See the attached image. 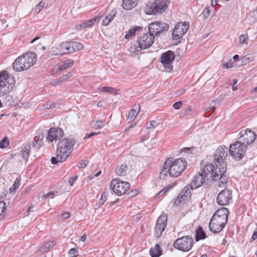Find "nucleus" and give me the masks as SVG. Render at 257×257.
I'll list each match as a JSON object with an SVG mask.
<instances>
[{
	"label": "nucleus",
	"mask_w": 257,
	"mask_h": 257,
	"mask_svg": "<svg viewBox=\"0 0 257 257\" xmlns=\"http://www.w3.org/2000/svg\"><path fill=\"white\" fill-rule=\"evenodd\" d=\"M187 163L185 160L178 158L174 160L169 158L164 163L163 167L160 173V179L164 180L168 174L170 177H177L181 175L186 168Z\"/></svg>",
	"instance_id": "nucleus-1"
},
{
	"label": "nucleus",
	"mask_w": 257,
	"mask_h": 257,
	"mask_svg": "<svg viewBox=\"0 0 257 257\" xmlns=\"http://www.w3.org/2000/svg\"><path fill=\"white\" fill-rule=\"evenodd\" d=\"M75 144L74 140L68 138L59 142L56 152V156L51 158V163L55 165L59 162L65 161L71 155Z\"/></svg>",
	"instance_id": "nucleus-2"
},
{
	"label": "nucleus",
	"mask_w": 257,
	"mask_h": 257,
	"mask_svg": "<svg viewBox=\"0 0 257 257\" xmlns=\"http://www.w3.org/2000/svg\"><path fill=\"white\" fill-rule=\"evenodd\" d=\"M229 214V211L227 208L222 207L218 209L210 221V230L214 233H219L226 224Z\"/></svg>",
	"instance_id": "nucleus-3"
},
{
	"label": "nucleus",
	"mask_w": 257,
	"mask_h": 257,
	"mask_svg": "<svg viewBox=\"0 0 257 257\" xmlns=\"http://www.w3.org/2000/svg\"><path fill=\"white\" fill-rule=\"evenodd\" d=\"M155 36L150 32L139 37L132 43L130 51L134 55H138L142 50L150 48L154 43Z\"/></svg>",
	"instance_id": "nucleus-4"
},
{
	"label": "nucleus",
	"mask_w": 257,
	"mask_h": 257,
	"mask_svg": "<svg viewBox=\"0 0 257 257\" xmlns=\"http://www.w3.org/2000/svg\"><path fill=\"white\" fill-rule=\"evenodd\" d=\"M36 57L35 53L29 52L18 57L13 63L14 69L20 72L29 69L36 63Z\"/></svg>",
	"instance_id": "nucleus-5"
},
{
	"label": "nucleus",
	"mask_w": 257,
	"mask_h": 257,
	"mask_svg": "<svg viewBox=\"0 0 257 257\" xmlns=\"http://www.w3.org/2000/svg\"><path fill=\"white\" fill-rule=\"evenodd\" d=\"M229 149L225 146L219 147L215 151L214 154L213 163L217 168L220 169L221 172H226L227 164L225 160L228 156Z\"/></svg>",
	"instance_id": "nucleus-6"
},
{
	"label": "nucleus",
	"mask_w": 257,
	"mask_h": 257,
	"mask_svg": "<svg viewBox=\"0 0 257 257\" xmlns=\"http://www.w3.org/2000/svg\"><path fill=\"white\" fill-rule=\"evenodd\" d=\"M15 83L14 77L7 72L0 73V96H3L10 92Z\"/></svg>",
	"instance_id": "nucleus-7"
},
{
	"label": "nucleus",
	"mask_w": 257,
	"mask_h": 257,
	"mask_svg": "<svg viewBox=\"0 0 257 257\" xmlns=\"http://www.w3.org/2000/svg\"><path fill=\"white\" fill-rule=\"evenodd\" d=\"M170 3L169 0H155L148 5L146 12L148 15H159L166 12Z\"/></svg>",
	"instance_id": "nucleus-8"
},
{
	"label": "nucleus",
	"mask_w": 257,
	"mask_h": 257,
	"mask_svg": "<svg viewBox=\"0 0 257 257\" xmlns=\"http://www.w3.org/2000/svg\"><path fill=\"white\" fill-rule=\"evenodd\" d=\"M247 147L238 140L230 145L229 153L233 159L240 161L243 159L246 154Z\"/></svg>",
	"instance_id": "nucleus-9"
},
{
	"label": "nucleus",
	"mask_w": 257,
	"mask_h": 257,
	"mask_svg": "<svg viewBox=\"0 0 257 257\" xmlns=\"http://www.w3.org/2000/svg\"><path fill=\"white\" fill-rule=\"evenodd\" d=\"M194 239L189 235L178 238L174 242L173 246L175 248L183 251H188L192 247Z\"/></svg>",
	"instance_id": "nucleus-10"
},
{
	"label": "nucleus",
	"mask_w": 257,
	"mask_h": 257,
	"mask_svg": "<svg viewBox=\"0 0 257 257\" xmlns=\"http://www.w3.org/2000/svg\"><path fill=\"white\" fill-rule=\"evenodd\" d=\"M110 186L116 194L121 196L129 189L130 184L127 182L121 181L119 179H113L111 180Z\"/></svg>",
	"instance_id": "nucleus-11"
},
{
	"label": "nucleus",
	"mask_w": 257,
	"mask_h": 257,
	"mask_svg": "<svg viewBox=\"0 0 257 257\" xmlns=\"http://www.w3.org/2000/svg\"><path fill=\"white\" fill-rule=\"evenodd\" d=\"M190 28L188 22H181L178 23L174 27L172 31L173 40H178L187 32Z\"/></svg>",
	"instance_id": "nucleus-12"
},
{
	"label": "nucleus",
	"mask_w": 257,
	"mask_h": 257,
	"mask_svg": "<svg viewBox=\"0 0 257 257\" xmlns=\"http://www.w3.org/2000/svg\"><path fill=\"white\" fill-rule=\"evenodd\" d=\"M239 136L238 140L239 142L245 145L246 147L253 143L256 138L255 133L249 128L241 130L239 133Z\"/></svg>",
	"instance_id": "nucleus-13"
},
{
	"label": "nucleus",
	"mask_w": 257,
	"mask_h": 257,
	"mask_svg": "<svg viewBox=\"0 0 257 257\" xmlns=\"http://www.w3.org/2000/svg\"><path fill=\"white\" fill-rule=\"evenodd\" d=\"M169 28V26L167 23L156 21L150 24L149 31L155 37H158L162 33L168 31Z\"/></svg>",
	"instance_id": "nucleus-14"
},
{
	"label": "nucleus",
	"mask_w": 257,
	"mask_h": 257,
	"mask_svg": "<svg viewBox=\"0 0 257 257\" xmlns=\"http://www.w3.org/2000/svg\"><path fill=\"white\" fill-rule=\"evenodd\" d=\"M168 217L165 214H161L158 218L155 228L154 235L159 238L161 236L167 225Z\"/></svg>",
	"instance_id": "nucleus-15"
},
{
	"label": "nucleus",
	"mask_w": 257,
	"mask_h": 257,
	"mask_svg": "<svg viewBox=\"0 0 257 257\" xmlns=\"http://www.w3.org/2000/svg\"><path fill=\"white\" fill-rule=\"evenodd\" d=\"M175 55L172 51L169 50L164 53L161 57V62L164 67L169 70H172V63L175 60Z\"/></svg>",
	"instance_id": "nucleus-16"
},
{
	"label": "nucleus",
	"mask_w": 257,
	"mask_h": 257,
	"mask_svg": "<svg viewBox=\"0 0 257 257\" xmlns=\"http://www.w3.org/2000/svg\"><path fill=\"white\" fill-rule=\"evenodd\" d=\"M219 168H217L216 165L212 164H206L202 170V174L205 175V177L208 179V175L211 177L213 181L218 179Z\"/></svg>",
	"instance_id": "nucleus-17"
},
{
	"label": "nucleus",
	"mask_w": 257,
	"mask_h": 257,
	"mask_svg": "<svg viewBox=\"0 0 257 257\" xmlns=\"http://www.w3.org/2000/svg\"><path fill=\"white\" fill-rule=\"evenodd\" d=\"M232 199L231 192L228 189L222 190L217 197V203L221 206L227 205Z\"/></svg>",
	"instance_id": "nucleus-18"
},
{
	"label": "nucleus",
	"mask_w": 257,
	"mask_h": 257,
	"mask_svg": "<svg viewBox=\"0 0 257 257\" xmlns=\"http://www.w3.org/2000/svg\"><path fill=\"white\" fill-rule=\"evenodd\" d=\"M63 136V131L60 128H51L46 137V140L49 142H52L54 140H59Z\"/></svg>",
	"instance_id": "nucleus-19"
},
{
	"label": "nucleus",
	"mask_w": 257,
	"mask_h": 257,
	"mask_svg": "<svg viewBox=\"0 0 257 257\" xmlns=\"http://www.w3.org/2000/svg\"><path fill=\"white\" fill-rule=\"evenodd\" d=\"M206 179H207L205 177V175H203L201 173L197 174L194 176L189 184L190 188L192 190H194L199 188L204 183Z\"/></svg>",
	"instance_id": "nucleus-20"
},
{
	"label": "nucleus",
	"mask_w": 257,
	"mask_h": 257,
	"mask_svg": "<svg viewBox=\"0 0 257 257\" xmlns=\"http://www.w3.org/2000/svg\"><path fill=\"white\" fill-rule=\"evenodd\" d=\"M191 190L190 185L185 186L177 197V200L179 203L187 200L191 196Z\"/></svg>",
	"instance_id": "nucleus-21"
},
{
	"label": "nucleus",
	"mask_w": 257,
	"mask_h": 257,
	"mask_svg": "<svg viewBox=\"0 0 257 257\" xmlns=\"http://www.w3.org/2000/svg\"><path fill=\"white\" fill-rule=\"evenodd\" d=\"M59 54L61 55L71 54L69 42H62L56 46Z\"/></svg>",
	"instance_id": "nucleus-22"
},
{
	"label": "nucleus",
	"mask_w": 257,
	"mask_h": 257,
	"mask_svg": "<svg viewBox=\"0 0 257 257\" xmlns=\"http://www.w3.org/2000/svg\"><path fill=\"white\" fill-rule=\"evenodd\" d=\"M137 4V0H123L122 7L124 10L128 11L134 8Z\"/></svg>",
	"instance_id": "nucleus-23"
},
{
	"label": "nucleus",
	"mask_w": 257,
	"mask_h": 257,
	"mask_svg": "<svg viewBox=\"0 0 257 257\" xmlns=\"http://www.w3.org/2000/svg\"><path fill=\"white\" fill-rule=\"evenodd\" d=\"M162 249L159 244H156L154 247L151 248L150 254L152 257H159L162 254Z\"/></svg>",
	"instance_id": "nucleus-24"
},
{
	"label": "nucleus",
	"mask_w": 257,
	"mask_h": 257,
	"mask_svg": "<svg viewBox=\"0 0 257 257\" xmlns=\"http://www.w3.org/2000/svg\"><path fill=\"white\" fill-rule=\"evenodd\" d=\"M220 169H219L218 171V179L216 180H218V185L219 187H225L228 182L227 178L224 174L225 172H221Z\"/></svg>",
	"instance_id": "nucleus-25"
},
{
	"label": "nucleus",
	"mask_w": 257,
	"mask_h": 257,
	"mask_svg": "<svg viewBox=\"0 0 257 257\" xmlns=\"http://www.w3.org/2000/svg\"><path fill=\"white\" fill-rule=\"evenodd\" d=\"M127 170V166L126 164H122L118 166L115 169V173L117 176H125Z\"/></svg>",
	"instance_id": "nucleus-26"
},
{
	"label": "nucleus",
	"mask_w": 257,
	"mask_h": 257,
	"mask_svg": "<svg viewBox=\"0 0 257 257\" xmlns=\"http://www.w3.org/2000/svg\"><path fill=\"white\" fill-rule=\"evenodd\" d=\"M69 43L70 46L71 54L81 50L83 47V45L78 42L69 41Z\"/></svg>",
	"instance_id": "nucleus-27"
},
{
	"label": "nucleus",
	"mask_w": 257,
	"mask_h": 257,
	"mask_svg": "<svg viewBox=\"0 0 257 257\" xmlns=\"http://www.w3.org/2000/svg\"><path fill=\"white\" fill-rule=\"evenodd\" d=\"M116 12L111 11L110 13L107 14L104 19L102 20V25L104 26H106L111 22V21L115 17Z\"/></svg>",
	"instance_id": "nucleus-28"
},
{
	"label": "nucleus",
	"mask_w": 257,
	"mask_h": 257,
	"mask_svg": "<svg viewBox=\"0 0 257 257\" xmlns=\"http://www.w3.org/2000/svg\"><path fill=\"white\" fill-rule=\"evenodd\" d=\"M206 235L205 232L203 230L202 227L199 226L196 230L195 239L197 241L204 239L206 238Z\"/></svg>",
	"instance_id": "nucleus-29"
},
{
	"label": "nucleus",
	"mask_w": 257,
	"mask_h": 257,
	"mask_svg": "<svg viewBox=\"0 0 257 257\" xmlns=\"http://www.w3.org/2000/svg\"><path fill=\"white\" fill-rule=\"evenodd\" d=\"M74 64V62L72 60H66L61 63L59 66V70L61 71L71 67Z\"/></svg>",
	"instance_id": "nucleus-30"
},
{
	"label": "nucleus",
	"mask_w": 257,
	"mask_h": 257,
	"mask_svg": "<svg viewBox=\"0 0 257 257\" xmlns=\"http://www.w3.org/2000/svg\"><path fill=\"white\" fill-rule=\"evenodd\" d=\"M31 149L30 144L25 145L21 151V153L23 158L27 161L30 155V152Z\"/></svg>",
	"instance_id": "nucleus-31"
},
{
	"label": "nucleus",
	"mask_w": 257,
	"mask_h": 257,
	"mask_svg": "<svg viewBox=\"0 0 257 257\" xmlns=\"http://www.w3.org/2000/svg\"><path fill=\"white\" fill-rule=\"evenodd\" d=\"M96 21V18L91 19L89 20L87 22L81 24L79 26H77V29H78V27L80 28V29H84L87 27L92 26L94 24V22Z\"/></svg>",
	"instance_id": "nucleus-32"
},
{
	"label": "nucleus",
	"mask_w": 257,
	"mask_h": 257,
	"mask_svg": "<svg viewBox=\"0 0 257 257\" xmlns=\"http://www.w3.org/2000/svg\"><path fill=\"white\" fill-rule=\"evenodd\" d=\"M99 90L102 92H107L115 95L118 94V90L112 87H102L99 88Z\"/></svg>",
	"instance_id": "nucleus-33"
},
{
	"label": "nucleus",
	"mask_w": 257,
	"mask_h": 257,
	"mask_svg": "<svg viewBox=\"0 0 257 257\" xmlns=\"http://www.w3.org/2000/svg\"><path fill=\"white\" fill-rule=\"evenodd\" d=\"M142 28L139 26H136L133 29H130L128 32L125 35V38L128 39L131 37L135 35L136 32L138 30H142Z\"/></svg>",
	"instance_id": "nucleus-34"
},
{
	"label": "nucleus",
	"mask_w": 257,
	"mask_h": 257,
	"mask_svg": "<svg viewBox=\"0 0 257 257\" xmlns=\"http://www.w3.org/2000/svg\"><path fill=\"white\" fill-rule=\"evenodd\" d=\"M7 209L6 204L3 201H0V220L5 218V211Z\"/></svg>",
	"instance_id": "nucleus-35"
},
{
	"label": "nucleus",
	"mask_w": 257,
	"mask_h": 257,
	"mask_svg": "<svg viewBox=\"0 0 257 257\" xmlns=\"http://www.w3.org/2000/svg\"><path fill=\"white\" fill-rule=\"evenodd\" d=\"M139 113V111L136 109H132L128 113L127 119L129 121H133L135 117Z\"/></svg>",
	"instance_id": "nucleus-36"
},
{
	"label": "nucleus",
	"mask_w": 257,
	"mask_h": 257,
	"mask_svg": "<svg viewBox=\"0 0 257 257\" xmlns=\"http://www.w3.org/2000/svg\"><path fill=\"white\" fill-rule=\"evenodd\" d=\"M55 245V243L54 241H52L45 243L44 245L42 246V248L45 251H47L50 250L51 248H52Z\"/></svg>",
	"instance_id": "nucleus-37"
},
{
	"label": "nucleus",
	"mask_w": 257,
	"mask_h": 257,
	"mask_svg": "<svg viewBox=\"0 0 257 257\" xmlns=\"http://www.w3.org/2000/svg\"><path fill=\"white\" fill-rule=\"evenodd\" d=\"M94 128L98 129L102 127L104 125V121L102 120H97L92 123Z\"/></svg>",
	"instance_id": "nucleus-38"
},
{
	"label": "nucleus",
	"mask_w": 257,
	"mask_h": 257,
	"mask_svg": "<svg viewBox=\"0 0 257 257\" xmlns=\"http://www.w3.org/2000/svg\"><path fill=\"white\" fill-rule=\"evenodd\" d=\"M72 76L71 72H69L66 75H64L61 77L57 79L56 80V82H63L66 81L68 79H69L70 77H71Z\"/></svg>",
	"instance_id": "nucleus-39"
},
{
	"label": "nucleus",
	"mask_w": 257,
	"mask_h": 257,
	"mask_svg": "<svg viewBox=\"0 0 257 257\" xmlns=\"http://www.w3.org/2000/svg\"><path fill=\"white\" fill-rule=\"evenodd\" d=\"M9 144V142L8 140L7 137H5L3 138L0 142V148L1 149L5 148L8 147Z\"/></svg>",
	"instance_id": "nucleus-40"
},
{
	"label": "nucleus",
	"mask_w": 257,
	"mask_h": 257,
	"mask_svg": "<svg viewBox=\"0 0 257 257\" xmlns=\"http://www.w3.org/2000/svg\"><path fill=\"white\" fill-rule=\"evenodd\" d=\"M172 186L169 185L162 189L157 195V197H160L167 192Z\"/></svg>",
	"instance_id": "nucleus-41"
},
{
	"label": "nucleus",
	"mask_w": 257,
	"mask_h": 257,
	"mask_svg": "<svg viewBox=\"0 0 257 257\" xmlns=\"http://www.w3.org/2000/svg\"><path fill=\"white\" fill-rule=\"evenodd\" d=\"M44 5L45 3L43 1L39 2L35 7V12L37 13H39L43 9Z\"/></svg>",
	"instance_id": "nucleus-42"
},
{
	"label": "nucleus",
	"mask_w": 257,
	"mask_h": 257,
	"mask_svg": "<svg viewBox=\"0 0 257 257\" xmlns=\"http://www.w3.org/2000/svg\"><path fill=\"white\" fill-rule=\"evenodd\" d=\"M70 257H76L78 254V250L75 248H71L68 252Z\"/></svg>",
	"instance_id": "nucleus-43"
},
{
	"label": "nucleus",
	"mask_w": 257,
	"mask_h": 257,
	"mask_svg": "<svg viewBox=\"0 0 257 257\" xmlns=\"http://www.w3.org/2000/svg\"><path fill=\"white\" fill-rule=\"evenodd\" d=\"M248 37L246 35H241L239 36V43L240 44H247Z\"/></svg>",
	"instance_id": "nucleus-44"
},
{
	"label": "nucleus",
	"mask_w": 257,
	"mask_h": 257,
	"mask_svg": "<svg viewBox=\"0 0 257 257\" xmlns=\"http://www.w3.org/2000/svg\"><path fill=\"white\" fill-rule=\"evenodd\" d=\"M20 185V183L19 182V181L18 180V178L16 179V180L15 181L13 185V187L10 188V193H12L13 192V190H14V191L17 189L19 186Z\"/></svg>",
	"instance_id": "nucleus-45"
},
{
	"label": "nucleus",
	"mask_w": 257,
	"mask_h": 257,
	"mask_svg": "<svg viewBox=\"0 0 257 257\" xmlns=\"http://www.w3.org/2000/svg\"><path fill=\"white\" fill-rule=\"evenodd\" d=\"M210 11L209 8L206 7L203 10L202 14L203 15L204 18L207 19L210 15Z\"/></svg>",
	"instance_id": "nucleus-46"
},
{
	"label": "nucleus",
	"mask_w": 257,
	"mask_h": 257,
	"mask_svg": "<svg viewBox=\"0 0 257 257\" xmlns=\"http://www.w3.org/2000/svg\"><path fill=\"white\" fill-rule=\"evenodd\" d=\"M89 161L88 160H82L81 162L78 164V167L79 168H83L86 167L88 164Z\"/></svg>",
	"instance_id": "nucleus-47"
},
{
	"label": "nucleus",
	"mask_w": 257,
	"mask_h": 257,
	"mask_svg": "<svg viewBox=\"0 0 257 257\" xmlns=\"http://www.w3.org/2000/svg\"><path fill=\"white\" fill-rule=\"evenodd\" d=\"M77 175H75V176L70 178L68 181L70 186H72L74 185V182L77 180Z\"/></svg>",
	"instance_id": "nucleus-48"
},
{
	"label": "nucleus",
	"mask_w": 257,
	"mask_h": 257,
	"mask_svg": "<svg viewBox=\"0 0 257 257\" xmlns=\"http://www.w3.org/2000/svg\"><path fill=\"white\" fill-rule=\"evenodd\" d=\"M182 105V101H179L174 103L173 106L174 109H179L181 108Z\"/></svg>",
	"instance_id": "nucleus-49"
},
{
	"label": "nucleus",
	"mask_w": 257,
	"mask_h": 257,
	"mask_svg": "<svg viewBox=\"0 0 257 257\" xmlns=\"http://www.w3.org/2000/svg\"><path fill=\"white\" fill-rule=\"evenodd\" d=\"M106 200V196L105 193L104 192L102 194L101 198L99 200V203L101 205H102Z\"/></svg>",
	"instance_id": "nucleus-50"
},
{
	"label": "nucleus",
	"mask_w": 257,
	"mask_h": 257,
	"mask_svg": "<svg viewBox=\"0 0 257 257\" xmlns=\"http://www.w3.org/2000/svg\"><path fill=\"white\" fill-rule=\"evenodd\" d=\"M100 134V132H98V133L92 132L89 134H87L86 135V136L84 137V139H88V138H90L94 136Z\"/></svg>",
	"instance_id": "nucleus-51"
},
{
	"label": "nucleus",
	"mask_w": 257,
	"mask_h": 257,
	"mask_svg": "<svg viewBox=\"0 0 257 257\" xmlns=\"http://www.w3.org/2000/svg\"><path fill=\"white\" fill-rule=\"evenodd\" d=\"M257 238V228L254 230L252 237L250 240V242H252L254 241L255 239Z\"/></svg>",
	"instance_id": "nucleus-52"
},
{
	"label": "nucleus",
	"mask_w": 257,
	"mask_h": 257,
	"mask_svg": "<svg viewBox=\"0 0 257 257\" xmlns=\"http://www.w3.org/2000/svg\"><path fill=\"white\" fill-rule=\"evenodd\" d=\"M61 216L65 220L69 218L70 217V213L69 212H65L61 214Z\"/></svg>",
	"instance_id": "nucleus-53"
},
{
	"label": "nucleus",
	"mask_w": 257,
	"mask_h": 257,
	"mask_svg": "<svg viewBox=\"0 0 257 257\" xmlns=\"http://www.w3.org/2000/svg\"><path fill=\"white\" fill-rule=\"evenodd\" d=\"M156 122L155 120L151 121L149 125H147V128L149 129L151 128H154L156 126Z\"/></svg>",
	"instance_id": "nucleus-54"
},
{
	"label": "nucleus",
	"mask_w": 257,
	"mask_h": 257,
	"mask_svg": "<svg viewBox=\"0 0 257 257\" xmlns=\"http://www.w3.org/2000/svg\"><path fill=\"white\" fill-rule=\"evenodd\" d=\"M54 196V192H50L49 193H48L46 195H44L43 197H45V198H47V197H50L51 198H53Z\"/></svg>",
	"instance_id": "nucleus-55"
},
{
	"label": "nucleus",
	"mask_w": 257,
	"mask_h": 257,
	"mask_svg": "<svg viewBox=\"0 0 257 257\" xmlns=\"http://www.w3.org/2000/svg\"><path fill=\"white\" fill-rule=\"evenodd\" d=\"M233 67L232 64L229 63H225L223 64V67L225 69H229Z\"/></svg>",
	"instance_id": "nucleus-56"
},
{
	"label": "nucleus",
	"mask_w": 257,
	"mask_h": 257,
	"mask_svg": "<svg viewBox=\"0 0 257 257\" xmlns=\"http://www.w3.org/2000/svg\"><path fill=\"white\" fill-rule=\"evenodd\" d=\"M139 191L136 189V190H132L130 193L129 194H131L130 195V197H133L135 195H136L137 194H138L139 193Z\"/></svg>",
	"instance_id": "nucleus-57"
},
{
	"label": "nucleus",
	"mask_w": 257,
	"mask_h": 257,
	"mask_svg": "<svg viewBox=\"0 0 257 257\" xmlns=\"http://www.w3.org/2000/svg\"><path fill=\"white\" fill-rule=\"evenodd\" d=\"M192 111V109L191 107L189 106L184 111V112L186 113V115H189V113Z\"/></svg>",
	"instance_id": "nucleus-58"
},
{
	"label": "nucleus",
	"mask_w": 257,
	"mask_h": 257,
	"mask_svg": "<svg viewBox=\"0 0 257 257\" xmlns=\"http://www.w3.org/2000/svg\"><path fill=\"white\" fill-rule=\"evenodd\" d=\"M39 141L36 140V137H35L33 141V146L34 147L38 145Z\"/></svg>",
	"instance_id": "nucleus-59"
},
{
	"label": "nucleus",
	"mask_w": 257,
	"mask_h": 257,
	"mask_svg": "<svg viewBox=\"0 0 257 257\" xmlns=\"http://www.w3.org/2000/svg\"><path fill=\"white\" fill-rule=\"evenodd\" d=\"M192 148H184L182 150V152H188V151H189L190 150H191Z\"/></svg>",
	"instance_id": "nucleus-60"
},
{
	"label": "nucleus",
	"mask_w": 257,
	"mask_h": 257,
	"mask_svg": "<svg viewBox=\"0 0 257 257\" xmlns=\"http://www.w3.org/2000/svg\"><path fill=\"white\" fill-rule=\"evenodd\" d=\"M40 38V37L39 36H36L35 37L31 42V43H33L35 41H36V40H38V39H39Z\"/></svg>",
	"instance_id": "nucleus-61"
},
{
	"label": "nucleus",
	"mask_w": 257,
	"mask_h": 257,
	"mask_svg": "<svg viewBox=\"0 0 257 257\" xmlns=\"http://www.w3.org/2000/svg\"><path fill=\"white\" fill-rule=\"evenodd\" d=\"M86 239V236L85 235H82L81 237H80V240L82 241H85Z\"/></svg>",
	"instance_id": "nucleus-62"
},
{
	"label": "nucleus",
	"mask_w": 257,
	"mask_h": 257,
	"mask_svg": "<svg viewBox=\"0 0 257 257\" xmlns=\"http://www.w3.org/2000/svg\"><path fill=\"white\" fill-rule=\"evenodd\" d=\"M55 105V103L53 102H50L49 107H47V109L51 108Z\"/></svg>",
	"instance_id": "nucleus-63"
},
{
	"label": "nucleus",
	"mask_w": 257,
	"mask_h": 257,
	"mask_svg": "<svg viewBox=\"0 0 257 257\" xmlns=\"http://www.w3.org/2000/svg\"><path fill=\"white\" fill-rule=\"evenodd\" d=\"M239 58V56L237 54L233 56V59L234 60V61H236Z\"/></svg>",
	"instance_id": "nucleus-64"
}]
</instances>
